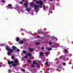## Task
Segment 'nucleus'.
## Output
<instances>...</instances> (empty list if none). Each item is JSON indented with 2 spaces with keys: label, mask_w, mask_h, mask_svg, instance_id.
Wrapping results in <instances>:
<instances>
[{
  "label": "nucleus",
  "mask_w": 73,
  "mask_h": 73,
  "mask_svg": "<svg viewBox=\"0 0 73 73\" xmlns=\"http://www.w3.org/2000/svg\"><path fill=\"white\" fill-rule=\"evenodd\" d=\"M49 54V52H47L46 53V54Z\"/></svg>",
  "instance_id": "obj_32"
},
{
  "label": "nucleus",
  "mask_w": 73,
  "mask_h": 73,
  "mask_svg": "<svg viewBox=\"0 0 73 73\" xmlns=\"http://www.w3.org/2000/svg\"><path fill=\"white\" fill-rule=\"evenodd\" d=\"M39 7L41 8H42V6H39Z\"/></svg>",
  "instance_id": "obj_40"
},
{
  "label": "nucleus",
  "mask_w": 73,
  "mask_h": 73,
  "mask_svg": "<svg viewBox=\"0 0 73 73\" xmlns=\"http://www.w3.org/2000/svg\"><path fill=\"white\" fill-rule=\"evenodd\" d=\"M31 15H33V13H32Z\"/></svg>",
  "instance_id": "obj_47"
},
{
  "label": "nucleus",
  "mask_w": 73,
  "mask_h": 73,
  "mask_svg": "<svg viewBox=\"0 0 73 73\" xmlns=\"http://www.w3.org/2000/svg\"><path fill=\"white\" fill-rule=\"evenodd\" d=\"M9 51V52H8V53H7L8 55L9 56L11 54V52H13V50L12 49H10Z\"/></svg>",
  "instance_id": "obj_5"
},
{
  "label": "nucleus",
  "mask_w": 73,
  "mask_h": 73,
  "mask_svg": "<svg viewBox=\"0 0 73 73\" xmlns=\"http://www.w3.org/2000/svg\"><path fill=\"white\" fill-rule=\"evenodd\" d=\"M1 46H4V44H1Z\"/></svg>",
  "instance_id": "obj_37"
},
{
  "label": "nucleus",
  "mask_w": 73,
  "mask_h": 73,
  "mask_svg": "<svg viewBox=\"0 0 73 73\" xmlns=\"http://www.w3.org/2000/svg\"><path fill=\"white\" fill-rule=\"evenodd\" d=\"M27 57H28V55H27V54H25V58H27Z\"/></svg>",
  "instance_id": "obj_25"
},
{
  "label": "nucleus",
  "mask_w": 73,
  "mask_h": 73,
  "mask_svg": "<svg viewBox=\"0 0 73 73\" xmlns=\"http://www.w3.org/2000/svg\"><path fill=\"white\" fill-rule=\"evenodd\" d=\"M12 48L14 50H17V52H19V51H20L19 49H17V48L14 46H12Z\"/></svg>",
  "instance_id": "obj_4"
},
{
  "label": "nucleus",
  "mask_w": 73,
  "mask_h": 73,
  "mask_svg": "<svg viewBox=\"0 0 73 73\" xmlns=\"http://www.w3.org/2000/svg\"><path fill=\"white\" fill-rule=\"evenodd\" d=\"M22 1H23V2H25V0H21Z\"/></svg>",
  "instance_id": "obj_35"
},
{
  "label": "nucleus",
  "mask_w": 73,
  "mask_h": 73,
  "mask_svg": "<svg viewBox=\"0 0 73 73\" xmlns=\"http://www.w3.org/2000/svg\"><path fill=\"white\" fill-rule=\"evenodd\" d=\"M33 5H34V4L33 3H30V6H31V7H33Z\"/></svg>",
  "instance_id": "obj_13"
},
{
  "label": "nucleus",
  "mask_w": 73,
  "mask_h": 73,
  "mask_svg": "<svg viewBox=\"0 0 73 73\" xmlns=\"http://www.w3.org/2000/svg\"><path fill=\"white\" fill-rule=\"evenodd\" d=\"M51 47L54 48H56V46H55V45H53L51 46Z\"/></svg>",
  "instance_id": "obj_20"
},
{
  "label": "nucleus",
  "mask_w": 73,
  "mask_h": 73,
  "mask_svg": "<svg viewBox=\"0 0 73 73\" xmlns=\"http://www.w3.org/2000/svg\"><path fill=\"white\" fill-rule=\"evenodd\" d=\"M37 0H33L34 1H36Z\"/></svg>",
  "instance_id": "obj_48"
},
{
  "label": "nucleus",
  "mask_w": 73,
  "mask_h": 73,
  "mask_svg": "<svg viewBox=\"0 0 73 73\" xmlns=\"http://www.w3.org/2000/svg\"><path fill=\"white\" fill-rule=\"evenodd\" d=\"M8 7H9V8H10V7H11V6H12V5L11 4H9L8 5Z\"/></svg>",
  "instance_id": "obj_18"
},
{
  "label": "nucleus",
  "mask_w": 73,
  "mask_h": 73,
  "mask_svg": "<svg viewBox=\"0 0 73 73\" xmlns=\"http://www.w3.org/2000/svg\"><path fill=\"white\" fill-rule=\"evenodd\" d=\"M22 71H23V72H25V70L24 69H22Z\"/></svg>",
  "instance_id": "obj_30"
},
{
  "label": "nucleus",
  "mask_w": 73,
  "mask_h": 73,
  "mask_svg": "<svg viewBox=\"0 0 73 73\" xmlns=\"http://www.w3.org/2000/svg\"><path fill=\"white\" fill-rule=\"evenodd\" d=\"M40 73H42V71H40Z\"/></svg>",
  "instance_id": "obj_46"
},
{
  "label": "nucleus",
  "mask_w": 73,
  "mask_h": 73,
  "mask_svg": "<svg viewBox=\"0 0 73 73\" xmlns=\"http://www.w3.org/2000/svg\"><path fill=\"white\" fill-rule=\"evenodd\" d=\"M40 44L39 42H36L35 43L36 45H38Z\"/></svg>",
  "instance_id": "obj_24"
},
{
  "label": "nucleus",
  "mask_w": 73,
  "mask_h": 73,
  "mask_svg": "<svg viewBox=\"0 0 73 73\" xmlns=\"http://www.w3.org/2000/svg\"><path fill=\"white\" fill-rule=\"evenodd\" d=\"M11 58L12 59H13V58H15V57H14V56H11Z\"/></svg>",
  "instance_id": "obj_27"
},
{
  "label": "nucleus",
  "mask_w": 73,
  "mask_h": 73,
  "mask_svg": "<svg viewBox=\"0 0 73 73\" xmlns=\"http://www.w3.org/2000/svg\"><path fill=\"white\" fill-rule=\"evenodd\" d=\"M34 7L35 10V11L36 12H37L38 11V6L37 5H35L34 6Z\"/></svg>",
  "instance_id": "obj_2"
},
{
  "label": "nucleus",
  "mask_w": 73,
  "mask_h": 73,
  "mask_svg": "<svg viewBox=\"0 0 73 73\" xmlns=\"http://www.w3.org/2000/svg\"><path fill=\"white\" fill-rule=\"evenodd\" d=\"M63 66H65L66 65V63H65V62L63 63Z\"/></svg>",
  "instance_id": "obj_23"
},
{
  "label": "nucleus",
  "mask_w": 73,
  "mask_h": 73,
  "mask_svg": "<svg viewBox=\"0 0 73 73\" xmlns=\"http://www.w3.org/2000/svg\"><path fill=\"white\" fill-rule=\"evenodd\" d=\"M1 67V65L0 66V68Z\"/></svg>",
  "instance_id": "obj_49"
},
{
  "label": "nucleus",
  "mask_w": 73,
  "mask_h": 73,
  "mask_svg": "<svg viewBox=\"0 0 73 73\" xmlns=\"http://www.w3.org/2000/svg\"><path fill=\"white\" fill-rule=\"evenodd\" d=\"M24 5H25V7H28L27 6V5H28V2H27V1H26L25 3L24 4Z\"/></svg>",
  "instance_id": "obj_7"
},
{
  "label": "nucleus",
  "mask_w": 73,
  "mask_h": 73,
  "mask_svg": "<svg viewBox=\"0 0 73 73\" xmlns=\"http://www.w3.org/2000/svg\"><path fill=\"white\" fill-rule=\"evenodd\" d=\"M34 64H33L32 65V66H33V67H34Z\"/></svg>",
  "instance_id": "obj_34"
},
{
  "label": "nucleus",
  "mask_w": 73,
  "mask_h": 73,
  "mask_svg": "<svg viewBox=\"0 0 73 73\" xmlns=\"http://www.w3.org/2000/svg\"><path fill=\"white\" fill-rule=\"evenodd\" d=\"M36 3L37 4H40V5H42V1H36Z\"/></svg>",
  "instance_id": "obj_3"
},
{
  "label": "nucleus",
  "mask_w": 73,
  "mask_h": 73,
  "mask_svg": "<svg viewBox=\"0 0 73 73\" xmlns=\"http://www.w3.org/2000/svg\"><path fill=\"white\" fill-rule=\"evenodd\" d=\"M19 4H23V2L21 1L20 2Z\"/></svg>",
  "instance_id": "obj_28"
},
{
  "label": "nucleus",
  "mask_w": 73,
  "mask_h": 73,
  "mask_svg": "<svg viewBox=\"0 0 73 73\" xmlns=\"http://www.w3.org/2000/svg\"><path fill=\"white\" fill-rule=\"evenodd\" d=\"M32 57H30V59H32Z\"/></svg>",
  "instance_id": "obj_38"
},
{
  "label": "nucleus",
  "mask_w": 73,
  "mask_h": 73,
  "mask_svg": "<svg viewBox=\"0 0 73 73\" xmlns=\"http://www.w3.org/2000/svg\"><path fill=\"white\" fill-rule=\"evenodd\" d=\"M49 1H53V0H49Z\"/></svg>",
  "instance_id": "obj_43"
},
{
  "label": "nucleus",
  "mask_w": 73,
  "mask_h": 73,
  "mask_svg": "<svg viewBox=\"0 0 73 73\" xmlns=\"http://www.w3.org/2000/svg\"><path fill=\"white\" fill-rule=\"evenodd\" d=\"M49 44L50 45H51V44H52V42H49Z\"/></svg>",
  "instance_id": "obj_42"
},
{
  "label": "nucleus",
  "mask_w": 73,
  "mask_h": 73,
  "mask_svg": "<svg viewBox=\"0 0 73 73\" xmlns=\"http://www.w3.org/2000/svg\"><path fill=\"white\" fill-rule=\"evenodd\" d=\"M13 7H11V8H10V9H13Z\"/></svg>",
  "instance_id": "obj_36"
},
{
  "label": "nucleus",
  "mask_w": 73,
  "mask_h": 73,
  "mask_svg": "<svg viewBox=\"0 0 73 73\" xmlns=\"http://www.w3.org/2000/svg\"><path fill=\"white\" fill-rule=\"evenodd\" d=\"M45 64L46 66H47L48 65V62H46L45 63Z\"/></svg>",
  "instance_id": "obj_21"
},
{
  "label": "nucleus",
  "mask_w": 73,
  "mask_h": 73,
  "mask_svg": "<svg viewBox=\"0 0 73 73\" xmlns=\"http://www.w3.org/2000/svg\"><path fill=\"white\" fill-rule=\"evenodd\" d=\"M2 3H5V1H4V0H2Z\"/></svg>",
  "instance_id": "obj_26"
},
{
  "label": "nucleus",
  "mask_w": 73,
  "mask_h": 73,
  "mask_svg": "<svg viewBox=\"0 0 73 73\" xmlns=\"http://www.w3.org/2000/svg\"><path fill=\"white\" fill-rule=\"evenodd\" d=\"M44 0V1H45V0Z\"/></svg>",
  "instance_id": "obj_50"
},
{
  "label": "nucleus",
  "mask_w": 73,
  "mask_h": 73,
  "mask_svg": "<svg viewBox=\"0 0 73 73\" xmlns=\"http://www.w3.org/2000/svg\"><path fill=\"white\" fill-rule=\"evenodd\" d=\"M31 9V8H27L26 9V11H30Z\"/></svg>",
  "instance_id": "obj_9"
},
{
  "label": "nucleus",
  "mask_w": 73,
  "mask_h": 73,
  "mask_svg": "<svg viewBox=\"0 0 73 73\" xmlns=\"http://www.w3.org/2000/svg\"><path fill=\"white\" fill-rule=\"evenodd\" d=\"M22 52L23 53H24V54H26V53H27V51H25V50H23L22 51Z\"/></svg>",
  "instance_id": "obj_11"
},
{
  "label": "nucleus",
  "mask_w": 73,
  "mask_h": 73,
  "mask_svg": "<svg viewBox=\"0 0 73 73\" xmlns=\"http://www.w3.org/2000/svg\"><path fill=\"white\" fill-rule=\"evenodd\" d=\"M8 64L10 65V64H13V66H16L17 65V63H18V60H14V62L13 61H12L11 62L8 61Z\"/></svg>",
  "instance_id": "obj_1"
},
{
  "label": "nucleus",
  "mask_w": 73,
  "mask_h": 73,
  "mask_svg": "<svg viewBox=\"0 0 73 73\" xmlns=\"http://www.w3.org/2000/svg\"><path fill=\"white\" fill-rule=\"evenodd\" d=\"M28 62H31V61L30 60H29Z\"/></svg>",
  "instance_id": "obj_39"
},
{
  "label": "nucleus",
  "mask_w": 73,
  "mask_h": 73,
  "mask_svg": "<svg viewBox=\"0 0 73 73\" xmlns=\"http://www.w3.org/2000/svg\"><path fill=\"white\" fill-rule=\"evenodd\" d=\"M29 52H33V50H34V49H33V48H29Z\"/></svg>",
  "instance_id": "obj_6"
},
{
  "label": "nucleus",
  "mask_w": 73,
  "mask_h": 73,
  "mask_svg": "<svg viewBox=\"0 0 73 73\" xmlns=\"http://www.w3.org/2000/svg\"><path fill=\"white\" fill-rule=\"evenodd\" d=\"M47 50L50 51V50H52V48H47Z\"/></svg>",
  "instance_id": "obj_16"
},
{
  "label": "nucleus",
  "mask_w": 73,
  "mask_h": 73,
  "mask_svg": "<svg viewBox=\"0 0 73 73\" xmlns=\"http://www.w3.org/2000/svg\"><path fill=\"white\" fill-rule=\"evenodd\" d=\"M28 56H32V54L30 52H29L28 53Z\"/></svg>",
  "instance_id": "obj_12"
},
{
  "label": "nucleus",
  "mask_w": 73,
  "mask_h": 73,
  "mask_svg": "<svg viewBox=\"0 0 73 73\" xmlns=\"http://www.w3.org/2000/svg\"><path fill=\"white\" fill-rule=\"evenodd\" d=\"M19 40H20V38H16V41H19Z\"/></svg>",
  "instance_id": "obj_17"
},
{
  "label": "nucleus",
  "mask_w": 73,
  "mask_h": 73,
  "mask_svg": "<svg viewBox=\"0 0 73 73\" xmlns=\"http://www.w3.org/2000/svg\"><path fill=\"white\" fill-rule=\"evenodd\" d=\"M23 42H24V41L23 40H21L19 41V43H20V44H23Z\"/></svg>",
  "instance_id": "obj_14"
},
{
  "label": "nucleus",
  "mask_w": 73,
  "mask_h": 73,
  "mask_svg": "<svg viewBox=\"0 0 73 73\" xmlns=\"http://www.w3.org/2000/svg\"><path fill=\"white\" fill-rule=\"evenodd\" d=\"M40 56H42L43 55V52H41L40 53V54H39Z\"/></svg>",
  "instance_id": "obj_19"
},
{
  "label": "nucleus",
  "mask_w": 73,
  "mask_h": 73,
  "mask_svg": "<svg viewBox=\"0 0 73 73\" xmlns=\"http://www.w3.org/2000/svg\"><path fill=\"white\" fill-rule=\"evenodd\" d=\"M43 9H44V10H45V5H43Z\"/></svg>",
  "instance_id": "obj_22"
},
{
  "label": "nucleus",
  "mask_w": 73,
  "mask_h": 73,
  "mask_svg": "<svg viewBox=\"0 0 73 73\" xmlns=\"http://www.w3.org/2000/svg\"><path fill=\"white\" fill-rule=\"evenodd\" d=\"M67 52V49H65L64 50H63V52L64 53H66V52Z\"/></svg>",
  "instance_id": "obj_15"
},
{
  "label": "nucleus",
  "mask_w": 73,
  "mask_h": 73,
  "mask_svg": "<svg viewBox=\"0 0 73 73\" xmlns=\"http://www.w3.org/2000/svg\"><path fill=\"white\" fill-rule=\"evenodd\" d=\"M6 50L7 51H9L10 50V48L9 47H7L6 48Z\"/></svg>",
  "instance_id": "obj_8"
},
{
  "label": "nucleus",
  "mask_w": 73,
  "mask_h": 73,
  "mask_svg": "<svg viewBox=\"0 0 73 73\" xmlns=\"http://www.w3.org/2000/svg\"><path fill=\"white\" fill-rule=\"evenodd\" d=\"M39 36H37V38H39Z\"/></svg>",
  "instance_id": "obj_45"
},
{
  "label": "nucleus",
  "mask_w": 73,
  "mask_h": 73,
  "mask_svg": "<svg viewBox=\"0 0 73 73\" xmlns=\"http://www.w3.org/2000/svg\"><path fill=\"white\" fill-rule=\"evenodd\" d=\"M50 69V68H48V70H49Z\"/></svg>",
  "instance_id": "obj_41"
},
{
  "label": "nucleus",
  "mask_w": 73,
  "mask_h": 73,
  "mask_svg": "<svg viewBox=\"0 0 73 73\" xmlns=\"http://www.w3.org/2000/svg\"><path fill=\"white\" fill-rule=\"evenodd\" d=\"M59 68L60 69H62L63 70H64V68L62 67H59Z\"/></svg>",
  "instance_id": "obj_29"
},
{
  "label": "nucleus",
  "mask_w": 73,
  "mask_h": 73,
  "mask_svg": "<svg viewBox=\"0 0 73 73\" xmlns=\"http://www.w3.org/2000/svg\"><path fill=\"white\" fill-rule=\"evenodd\" d=\"M7 9H9L8 8H7Z\"/></svg>",
  "instance_id": "obj_51"
},
{
  "label": "nucleus",
  "mask_w": 73,
  "mask_h": 73,
  "mask_svg": "<svg viewBox=\"0 0 73 73\" xmlns=\"http://www.w3.org/2000/svg\"><path fill=\"white\" fill-rule=\"evenodd\" d=\"M37 68H40V66H38L37 67Z\"/></svg>",
  "instance_id": "obj_44"
},
{
  "label": "nucleus",
  "mask_w": 73,
  "mask_h": 73,
  "mask_svg": "<svg viewBox=\"0 0 73 73\" xmlns=\"http://www.w3.org/2000/svg\"><path fill=\"white\" fill-rule=\"evenodd\" d=\"M44 49V48L43 47H42L41 48V49L43 50V49Z\"/></svg>",
  "instance_id": "obj_33"
},
{
  "label": "nucleus",
  "mask_w": 73,
  "mask_h": 73,
  "mask_svg": "<svg viewBox=\"0 0 73 73\" xmlns=\"http://www.w3.org/2000/svg\"><path fill=\"white\" fill-rule=\"evenodd\" d=\"M33 64H36V65H38V63L36 62V61H34L33 62Z\"/></svg>",
  "instance_id": "obj_10"
},
{
  "label": "nucleus",
  "mask_w": 73,
  "mask_h": 73,
  "mask_svg": "<svg viewBox=\"0 0 73 73\" xmlns=\"http://www.w3.org/2000/svg\"><path fill=\"white\" fill-rule=\"evenodd\" d=\"M11 69H10V70H8V72H9V73H10V72H11Z\"/></svg>",
  "instance_id": "obj_31"
}]
</instances>
